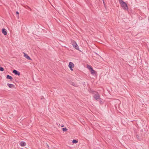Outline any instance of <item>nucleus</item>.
I'll use <instances>...</instances> for the list:
<instances>
[{
	"instance_id": "obj_15",
	"label": "nucleus",
	"mask_w": 149,
	"mask_h": 149,
	"mask_svg": "<svg viewBox=\"0 0 149 149\" xmlns=\"http://www.w3.org/2000/svg\"><path fill=\"white\" fill-rule=\"evenodd\" d=\"M0 70L1 71H4V68L2 67H0Z\"/></svg>"
},
{
	"instance_id": "obj_11",
	"label": "nucleus",
	"mask_w": 149,
	"mask_h": 149,
	"mask_svg": "<svg viewBox=\"0 0 149 149\" xmlns=\"http://www.w3.org/2000/svg\"><path fill=\"white\" fill-rule=\"evenodd\" d=\"M6 78L8 79H12V77L9 75H7Z\"/></svg>"
},
{
	"instance_id": "obj_14",
	"label": "nucleus",
	"mask_w": 149,
	"mask_h": 149,
	"mask_svg": "<svg viewBox=\"0 0 149 149\" xmlns=\"http://www.w3.org/2000/svg\"><path fill=\"white\" fill-rule=\"evenodd\" d=\"M71 85H72V86H75V87H77V84H75V83H74L72 82V83H71Z\"/></svg>"
},
{
	"instance_id": "obj_6",
	"label": "nucleus",
	"mask_w": 149,
	"mask_h": 149,
	"mask_svg": "<svg viewBox=\"0 0 149 149\" xmlns=\"http://www.w3.org/2000/svg\"><path fill=\"white\" fill-rule=\"evenodd\" d=\"M94 98L97 100H98L100 99V96L98 94H96L94 96Z\"/></svg>"
},
{
	"instance_id": "obj_9",
	"label": "nucleus",
	"mask_w": 149,
	"mask_h": 149,
	"mask_svg": "<svg viewBox=\"0 0 149 149\" xmlns=\"http://www.w3.org/2000/svg\"><path fill=\"white\" fill-rule=\"evenodd\" d=\"M20 145L22 147L25 146L26 145V143L24 141H21L19 143Z\"/></svg>"
},
{
	"instance_id": "obj_13",
	"label": "nucleus",
	"mask_w": 149,
	"mask_h": 149,
	"mask_svg": "<svg viewBox=\"0 0 149 149\" xmlns=\"http://www.w3.org/2000/svg\"><path fill=\"white\" fill-rule=\"evenodd\" d=\"M62 130L64 132H66L68 130L66 128H62Z\"/></svg>"
},
{
	"instance_id": "obj_1",
	"label": "nucleus",
	"mask_w": 149,
	"mask_h": 149,
	"mask_svg": "<svg viewBox=\"0 0 149 149\" xmlns=\"http://www.w3.org/2000/svg\"><path fill=\"white\" fill-rule=\"evenodd\" d=\"M119 2L121 7L125 10H127L128 7L127 4L122 0H118Z\"/></svg>"
},
{
	"instance_id": "obj_5",
	"label": "nucleus",
	"mask_w": 149,
	"mask_h": 149,
	"mask_svg": "<svg viewBox=\"0 0 149 149\" xmlns=\"http://www.w3.org/2000/svg\"><path fill=\"white\" fill-rule=\"evenodd\" d=\"M23 54H24V57L26 58L29 60H31L30 57L28 56V55L27 54H26L24 52H23Z\"/></svg>"
},
{
	"instance_id": "obj_7",
	"label": "nucleus",
	"mask_w": 149,
	"mask_h": 149,
	"mask_svg": "<svg viewBox=\"0 0 149 149\" xmlns=\"http://www.w3.org/2000/svg\"><path fill=\"white\" fill-rule=\"evenodd\" d=\"M13 72L15 74L17 75L18 76H19L20 75V72L16 70H14L13 71Z\"/></svg>"
},
{
	"instance_id": "obj_8",
	"label": "nucleus",
	"mask_w": 149,
	"mask_h": 149,
	"mask_svg": "<svg viewBox=\"0 0 149 149\" xmlns=\"http://www.w3.org/2000/svg\"><path fill=\"white\" fill-rule=\"evenodd\" d=\"M2 33L5 36L7 34V32L6 29H2Z\"/></svg>"
},
{
	"instance_id": "obj_2",
	"label": "nucleus",
	"mask_w": 149,
	"mask_h": 149,
	"mask_svg": "<svg viewBox=\"0 0 149 149\" xmlns=\"http://www.w3.org/2000/svg\"><path fill=\"white\" fill-rule=\"evenodd\" d=\"M87 68L93 75H95L97 74V72L93 69L91 66L88 65L87 66Z\"/></svg>"
},
{
	"instance_id": "obj_16",
	"label": "nucleus",
	"mask_w": 149,
	"mask_h": 149,
	"mask_svg": "<svg viewBox=\"0 0 149 149\" xmlns=\"http://www.w3.org/2000/svg\"><path fill=\"white\" fill-rule=\"evenodd\" d=\"M16 14H17V15H18L17 17H19V15H19V12H18L17 11V12H16Z\"/></svg>"
},
{
	"instance_id": "obj_17",
	"label": "nucleus",
	"mask_w": 149,
	"mask_h": 149,
	"mask_svg": "<svg viewBox=\"0 0 149 149\" xmlns=\"http://www.w3.org/2000/svg\"><path fill=\"white\" fill-rule=\"evenodd\" d=\"M61 127H64V125H61Z\"/></svg>"
},
{
	"instance_id": "obj_3",
	"label": "nucleus",
	"mask_w": 149,
	"mask_h": 149,
	"mask_svg": "<svg viewBox=\"0 0 149 149\" xmlns=\"http://www.w3.org/2000/svg\"><path fill=\"white\" fill-rule=\"evenodd\" d=\"M72 44L73 47L74 48L77 50H79V46L75 42H72Z\"/></svg>"
},
{
	"instance_id": "obj_12",
	"label": "nucleus",
	"mask_w": 149,
	"mask_h": 149,
	"mask_svg": "<svg viewBox=\"0 0 149 149\" xmlns=\"http://www.w3.org/2000/svg\"><path fill=\"white\" fill-rule=\"evenodd\" d=\"M78 142V141L77 140H76L75 139H74L72 141V143H77Z\"/></svg>"
},
{
	"instance_id": "obj_4",
	"label": "nucleus",
	"mask_w": 149,
	"mask_h": 149,
	"mask_svg": "<svg viewBox=\"0 0 149 149\" xmlns=\"http://www.w3.org/2000/svg\"><path fill=\"white\" fill-rule=\"evenodd\" d=\"M74 65L72 62H70L69 63L68 65V67L71 71H73V68H74Z\"/></svg>"
},
{
	"instance_id": "obj_10",
	"label": "nucleus",
	"mask_w": 149,
	"mask_h": 149,
	"mask_svg": "<svg viewBox=\"0 0 149 149\" xmlns=\"http://www.w3.org/2000/svg\"><path fill=\"white\" fill-rule=\"evenodd\" d=\"M7 85L10 88H15V86L13 84H7Z\"/></svg>"
}]
</instances>
